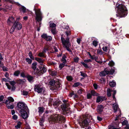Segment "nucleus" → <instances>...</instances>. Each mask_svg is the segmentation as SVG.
<instances>
[{
  "label": "nucleus",
  "mask_w": 129,
  "mask_h": 129,
  "mask_svg": "<svg viewBox=\"0 0 129 129\" xmlns=\"http://www.w3.org/2000/svg\"><path fill=\"white\" fill-rule=\"evenodd\" d=\"M98 42H97L96 41L94 40L93 41V45L95 47H96L98 45Z\"/></svg>",
  "instance_id": "36"
},
{
  "label": "nucleus",
  "mask_w": 129,
  "mask_h": 129,
  "mask_svg": "<svg viewBox=\"0 0 129 129\" xmlns=\"http://www.w3.org/2000/svg\"><path fill=\"white\" fill-rule=\"evenodd\" d=\"M61 108L63 111H66L68 110V107L66 104H64L62 105Z\"/></svg>",
  "instance_id": "18"
},
{
  "label": "nucleus",
  "mask_w": 129,
  "mask_h": 129,
  "mask_svg": "<svg viewBox=\"0 0 129 129\" xmlns=\"http://www.w3.org/2000/svg\"><path fill=\"white\" fill-rule=\"evenodd\" d=\"M91 97V95L90 93H88L87 94V98L90 99Z\"/></svg>",
  "instance_id": "59"
},
{
  "label": "nucleus",
  "mask_w": 129,
  "mask_h": 129,
  "mask_svg": "<svg viewBox=\"0 0 129 129\" xmlns=\"http://www.w3.org/2000/svg\"><path fill=\"white\" fill-rule=\"evenodd\" d=\"M97 119L99 121H101L102 120V118L101 117H100L99 116H98L97 117Z\"/></svg>",
  "instance_id": "62"
},
{
  "label": "nucleus",
  "mask_w": 129,
  "mask_h": 129,
  "mask_svg": "<svg viewBox=\"0 0 129 129\" xmlns=\"http://www.w3.org/2000/svg\"><path fill=\"white\" fill-rule=\"evenodd\" d=\"M8 108V109H13L14 108V106L13 105H10L9 104L6 105Z\"/></svg>",
  "instance_id": "28"
},
{
  "label": "nucleus",
  "mask_w": 129,
  "mask_h": 129,
  "mask_svg": "<svg viewBox=\"0 0 129 129\" xmlns=\"http://www.w3.org/2000/svg\"><path fill=\"white\" fill-rule=\"evenodd\" d=\"M128 123V121L127 120H125L122 123L123 125H127Z\"/></svg>",
  "instance_id": "46"
},
{
  "label": "nucleus",
  "mask_w": 129,
  "mask_h": 129,
  "mask_svg": "<svg viewBox=\"0 0 129 129\" xmlns=\"http://www.w3.org/2000/svg\"><path fill=\"white\" fill-rule=\"evenodd\" d=\"M116 85V83L114 81L110 82L109 85L112 87H114Z\"/></svg>",
  "instance_id": "22"
},
{
  "label": "nucleus",
  "mask_w": 129,
  "mask_h": 129,
  "mask_svg": "<svg viewBox=\"0 0 129 129\" xmlns=\"http://www.w3.org/2000/svg\"><path fill=\"white\" fill-rule=\"evenodd\" d=\"M4 96L3 95H1L0 96V102L2 101L4 99Z\"/></svg>",
  "instance_id": "57"
},
{
  "label": "nucleus",
  "mask_w": 129,
  "mask_h": 129,
  "mask_svg": "<svg viewBox=\"0 0 129 129\" xmlns=\"http://www.w3.org/2000/svg\"><path fill=\"white\" fill-rule=\"evenodd\" d=\"M51 31L52 33L54 34L55 33V29H52Z\"/></svg>",
  "instance_id": "64"
},
{
  "label": "nucleus",
  "mask_w": 129,
  "mask_h": 129,
  "mask_svg": "<svg viewBox=\"0 0 129 129\" xmlns=\"http://www.w3.org/2000/svg\"><path fill=\"white\" fill-rule=\"evenodd\" d=\"M79 59V58L77 57H75L74 59V61L76 62H78Z\"/></svg>",
  "instance_id": "43"
},
{
  "label": "nucleus",
  "mask_w": 129,
  "mask_h": 129,
  "mask_svg": "<svg viewBox=\"0 0 129 129\" xmlns=\"http://www.w3.org/2000/svg\"><path fill=\"white\" fill-rule=\"evenodd\" d=\"M64 119V118L61 116L60 115L56 114L53 117L52 120L53 121H61V120H63Z\"/></svg>",
  "instance_id": "7"
},
{
  "label": "nucleus",
  "mask_w": 129,
  "mask_h": 129,
  "mask_svg": "<svg viewBox=\"0 0 129 129\" xmlns=\"http://www.w3.org/2000/svg\"><path fill=\"white\" fill-rule=\"evenodd\" d=\"M13 25L15 29L18 30L21 29L22 28L21 24L18 22L16 21L14 24Z\"/></svg>",
  "instance_id": "8"
},
{
  "label": "nucleus",
  "mask_w": 129,
  "mask_h": 129,
  "mask_svg": "<svg viewBox=\"0 0 129 129\" xmlns=\"http://www.w3.org/2000/svg\"><path fill=\"white\" fill-rule=\"evenodd\" d=\"M6 8H7L9 10H10L12 9V7L11 5L9 7L8 6H7Z\"/></svg>",
  "instance_id": "61"
},
{
  "label": "nucleus",
  "mask_w": 129,
  "mask_h": 129,
  "mask_svg": "<svg viewBox=\"0 0 129 129\" xmlns=\"http://www.w3.org/2000/svg\"><path fill=\"white\" fill-rule=\"evenodd\" d=\"M65 65V63H61L60 64L59 66V68L60 70H61L64 67Z\"/></svg>",
  "instance_id": "35"
},
{
  "label": "nucleus",
  "mask_w": 129,
  "mask_h": 129,
  "mask_svg": "<svg viewBox=\"0 0 129 129\" xmlns=\"http://www.w3.org/2000/svg\"><path fill=\"white\" fill-rule=\"evenodd\" d=\"M80 83L79 82H76L75 83L74 85H73V86L74 87H77L78 86L80 85Z\"/></svg>",
  "instance_id": "45"
},
{
  "label": "nucleus",
  "mask_w": 129,
  "mask_h": 129,
  "mask_svg": "<svg viewBox=\"0 0 129 129\" xmlns=\"http://www.w3.org/2000/svg\"><path fill=\"white\" fill-rule=\"evenodd\" d=\"M75 95V98H77V96L76 94H74L73 93H71L69 95V96L70 97H72L73 95Z\"/></svg>",
  "instance_id": "55"
},
{
  "label": "nucleus",
  "mask_w": 129,
  "mask_h": 129,
  "mask_svg": "<svg viewBox=\"0 0 129 129\" xmlns=\"http://www.w3.org/2000/svg\"><path fill=\"white\" fill-rule=\"evenodd\" d=\"M21 123L20 121H19L17 122V124L15 126V127L17 129L20 128L21 126Z\"/></svg>",
  "instance_id": "25"
},
{
  "label": "nucleus",
  "mask_w": 129,
  "mask_h": 129,
  "mask_svg": "<svg viewBox=\"0 0 129 129\" xmlns=\"http://www.w3.org/2000/svg\"><path fill=\"white\" fill-rule=\"evenodd\" d=\"M13 119L15 120H16L18 118L17 116L16 115H14L12 117Z\"/></svg>",
  "instance_id": "50"
},
{
  "label": "nucleus",
  "mask_w": 129,
  "mask_h": 129,
  "mask_svg": "<svg viewBox=\"0 0 129 129\" xmlns=\"http://www.w3.org/2000/svg\"><path fill=\"white\" fill-rule=\"evenodd\" d=\"M88 124V122L86 120H85L82 122L80 124V126L82 127H85L84 126H86Z\"/></svg>",
  "instance_id": "17"
},
{
  "label": "nucleus",
  "mask_w": 129,
  "mask_h": 129,
  "mask_svg": "<svg viewBox=\"0 0 129 129\" xmlns=\"http://www.w3.org/2000/svg\"><path fill=\"white\" fill-rule=\"evenodd\" d=\"M105 100V98L102 96H98L97 98L96 102L98 103L102 102Z\"/></svg>",
  "instance_id": "16"
},
{
  "label": "nucleus",
  "mask_w": 129,
  "mask_h": 129,
  "mask_svg": "<svg viewBox=\"0 0 129 129\" xmlns=\"http://www.w3.org/2000/svg\"><path fill=\"white\" fill-rule=\"evenodd\" d=\"M93 86L95 89H97V85L96 84H94L93 85Z\"/></svg>",
  "instance_id": "63"
},
{
  "label": "nucleus",
  "mask_w": 129,
  "mask_h": 129,
  "mask_svg": "<svg viewBox=\"0 0 129 129\" xmlns=\"http://www.w3.org/2000/svg\"><path fill=\"white\" fill-rule=\"evenodd\" d=\"M91 60L90 59H85L84 60V62L85 63H88L89 62H91Z\"/></svg>",
  "instance_id": "49"
},
{
  "label": "nucleus",
  "mask_w": 129,
  "mask_h": 129,
  "mask_svg": "<svg viewBox=\"0 0 129 129\" xmlns=\"http://www.w3.org/2000/svg\"><path fill=\"white\" fill-rule=\"evenodd\" d=\"M26 61L29 64H31L32 62V60L28 58H26Z\"/></svg>",
  "instance_id": "33"
},
{
  "label": "nucleus",
  "mask_w": 129,
  "mask_h": 129,
  "mask_svg": "<svg viewBox=\"0 0 129 129\" xmlns=\"http://www.w3.org/2000/svg\"><path fill=\"white\" fill-rule=\"evenodd\" d=\"M55 86L56 87L55 89L57 90H59L61 88V85L59 82L56 83Z\"/></svg>",
  "instance_id": "20"
},
{
  "label": "nucleus",
  "mask_w": 129,
  "mask_h": 129,
  "mask_svg": "<svg viewBox=\"0 0 129 129\" xmlns=\"http://www.w3.org/2000/svg\"><path fill=\"white\" fill-rule=\"evenodd\" d=\"M36 60L41 65H42V63L44 62V60L41 59L39 58L36 57L35 58Z\"/></svg>",
  "instance_id": "21"
},
{
  "label": "nucleus",
  "mask_w": 129,
  "mask_h": 129,
  "mask_svg": "<svg viewBox=\"0 0 129 129\" xmlns=\"http://www.w3.org/2000/svg\"><path fill=\"white\" fill-rule=\"evenodd\" d=\"M27 80L28 81L30 82H33V77L31 76L28 75L26 77Z\"/></svg>",
  "instance_id": "19"
},
{
  "label": "nucleus",
  "mask_w": 129,
  "mask_h": 129,
  "mask_svg": "<svg viewBox=\"0 0 129 129\" xmlns=\"http://www.w3.org/2000/svg\"><path fill=\"white\" fill-rule=\"evenodd\" d=\"M39 112V113L42 114L43 113L44 109L43 107H39L38 108Z\"/></svg>",
  "instance_id": "26"
},
{
  "label": "nucleus",
  "mask_w": 129,
  "mask_h": 129,
  "mask_svg": "<svg viewBox=\"0 0 129 129\" xmlns=\"http://www.w3.org/2000/svg\"><path fill=\"white\" fill-rule=\"evenodd\" d=\"M113 92V99H115V100H116V99L115 98V95L116 93V90H111L109 88H108L107 89V95L108 96V97L110 96L111 95V92Z\"/></svg>",
  "instance_id": "6"
},
{
  "label": "nucleus",
  "mask_w": 129,
  "mask_h": 129,
  "mask_svg": "<svg viewBox=\"0 0 129 129\" xmlns=\"http://www.w3.org/2000/svg\"><path fill=\"white\" fill-rule=\"evenodd\" d=\"M108 129H119V128L114 127L113 126H110L108 127Z\"/></svg>",
  "instance_id": "52"
},
{
  "label": "nucleus",
  "mask_w": 129,
  "mask_h": 129,
  "mask_svg": "<svg viewBox=\"0 0 129 129\" xmlns=\"http://www.w3.org/2000/svg\"><path fill=\"white\" fill-rule=\"evenodd\" d=\"M52 39L51 37L50 36H47L45 40L47 41H50Z\"/></svg>",
  "instance_id": "32"
},
{
  "label": "nucleus",
  "mask_w": 129,
  "mask_h": 129,
  "mask_svg": "<svg viewBox=\"0 0 129 129\" xmlns=\"http://www.w3.org/2000/svg\"><path fill=\"white\" fill-rule=\"evenodd\" d=\"M114 63L112 61H110L108 63L109 65L111 66H112L114 65Z\"/></svg>",
  "instance_id": "44"
},
{
  "label": "nucleus",
  "mask_w": 129,
  "mask_h": 129,
  "mask_svg": "<svg viewBox=\"0 0 129 129\" xmlns=\"http://www.w3.org/2000/svg\"><path fill=\"white\" fill-rule=\"evenodd\" d=\"M50 26L51 27H54L56 26V25L54 23L50 22Z\"/></svg>",
  "instance_id": "37"
},
{
  "label": "nucleus",
  "mask_w": 129,
  "mask_h": 129,
  "mask_svg": "<svg viewBox=\"0 0 129 129\" xmlns=\"http://www.w3.org/2000/svg\"><path fill=\"white\" fill-rule=\"evenodd\" d=\"M113 108L114 112H116L118 108L117 105L116 104H114L113 105Z\"/></svg>",
  "instance_id": "23"
},
{
  "label": "nucleus",
  "mask_w": 129,
  "mask_h": 129,
  "mask_svg": "<svg viewBox=\"0 0 129 129\" xmlns=\"http://www.w3.org/2000/svg\"><path fill=\"white\" fill-rule=\"evenodd\" d=\"M103 105H98L96 109L97 112L99 113H101L103 111Z\"/></svg>",
  "instance_id": "14"
},
{
  "label": "nucleus",
  "mask_w": 129,
  "mask_h": 129,
  "mask_svg": "<svg viewBox=\"0 0 129 129\" xmlns=\"http://www.w3.org/2000/svg\"><path fill=\"white\" fill-rule=\"evenodd\" d=\"M47 35L45 34H43L41 36V37L42 38L45 39L47 37Z\"/></svg>",
  "instance_id": "51"
},
{
  "label": "nucleus",
  "mask_w": 129,
  "mask_h": 129,
  "mask_svg": "<svg viewBox=\"0 0 129 129\" xmlns=\"http://www.w3.org/2000/svg\"><path fill=\"white\" fill-rule=\"evenodd\" d=\"M109 73V71L108 69H105L104 71L101 72L99 74V75L101 76H105L106 75Z\"/></svg>",
  "instance_id": "11"
},
{
  "label": "nucleus",
  "mask_w": 129,
  "mask_h": 129,
  "mask_svg": "<svg viewBox=\"0 0 129 129\" xmlns=\"http://www.w3.org/2000/svg\"><path fill=\"white\" fill-rule=\"evenodd\" d=\"M102 49L104 51H107L108 50V48L106 46H105V47H103Z\"/></svg>",
  "instance_id": "54"
},
{
  "label": "nucleus",
  "mask_w": 129,
  "mask_h": 129,
  "mask_svg": "<svg viewBox=\"0 0 129 129\" xmlns=\"http://www.w3.org/2000/svg\"><path fill=\"white\" fill-rule=\"evenodd\" d=\"M81 63L86 68H87L88 67L87 64L85 63L83 61H81Z\"/></svg>",
  "instance_id": "30"
},
{
  "label": "nucleus",
  "mask_w": 129,
  "mask_h": 129,
  "mask_svg": "<svg viewBox=\"0 0 129 129\" xmlns=\"http://www.w3.org/2000/svg\"><path fill=\"white\" fill-rule=\"evenodd\" d=\"M38 56L40 57H43L44 56V54L43 52H40L38 54Z\"/></svg>",
  "instance_id": "47"
},
{
  "label": "nucleus",
  "mask_w": 129,
  "mask_h": 129,
  "mask_svg": "<svg viewBox=\"0 0 129 129\" xmlns=\"http://www.w3.org/2000/svg\"><path fill=\"white\" fill-rule=\"evenodd\" d=\"M69 43L68 44H67V47H65L67 48V50H68L70 52H71V50L70 48H68V47L69 46Z\"/></svg>",
  "instance_id": "53"
},
{
  "label": "nucleus",
  "mask_w": 129,
  "mask_h": 129,
  "mask_svg": "<svg viewBox=\"0 0 129 129\" xmlns=\"http://www.w3.org/2000/svg\"><path fill=\"white\" fill-rule=\"evenodd\" d=\"M20 73V72L19 71H15L14 73V75L17 76Z\"/></svg>",
  "instance_id": "41"
},
{
  "label": "nucleus",
  "mask_w": 129,
  "mask_h": 129,
  "mask_svg": "<svg viewBox=\"0 0 129 129\" xmlns=\"http://www.w3.org/2000/svg\"><path fill=\"white\" fill-rule=\"evenodd\" d=\"M15 4L19 6V9L20 11H22L23 13L25 12L26 9L24 6L21 5L19 3H15Z\"/></svg>",
  "instance_id": "13"
},
{
  "label": "nucleus",
  "mask_w": 129,
  "mask_h": 129,
  "mask_svg": "<svg viewBox=\"0 0 129 129\" xmlns=\"http://www.w3.org/2000/svg\"><path fill=\"white\" fill-rule=\"evenodd\" d=\"M36 15V19L37 21L39 22L42 20V16L40 9L36 10L35 11Z\"/></svg>",
  "instance_id": "3"
},
{
  "label": "nucleus",
  "mask_w": 129,
  "mask_h": 129,
  "mask_svg": "<svg viewBox=\"0 0 129 129\" xmlns=\"http://www.w3.org/2000/svg\"><path fill=\"white\" fill-rule=\"evenodd\" d=\"M115 10L117 11L118 14H116L117 16L123 17L126 16L127 13L126 8L122 4H119L117 6Z\"/></svg>",
  "instance_id": "1"
},
{
  "label": "nucleus",
  "mask_w": 129,
  "mask_h": 129,
  "mask_svg": "<svg viewBox=\"0 0 129 129\" xmlns=\"http://www.w3.org/2000/svg\"><path fill=\"white\" fill-rule=\"evenodd\" d=\"M21 76L23 77H25V75L24 73H22L21 74Z\"/></svg>",
  "instance_id": "60"
},
{
  "label": "nucleus",
  "mask_w": 129,
  "mask_h": 129,
  "mask_svg": "<svg viewBox=\"0 0 129 129\" xmlns=\"http://www.w3.org/2000/svg\"><path fill=\"white\" fill-rule=\"evenodd\" d=\"M14 101V100L13 98L11 96L8 97L7 100H5V103L6 105L9 104L11 102Z\"/></svg>",
  "instance_id": "10"
},
{
  "label": "nucleus",
  "mask_w": 129,
  "mask_h": 129,
  "mask_svg": "<svg viewBox=\"0 0 129 129\" xmlns=\"http://www.w3.org/2000/svg\"><path fill=\"white\" fill-rule=\"evenodd\" d=\"M55 83V82L54 80H51L50 82V84L51 85H53Z\"/></svg>",
  "instance_id": "40"
},
{
  "label": "nucleus",
  "mask_w": 129,
  "mask_h": 129,
  "mask_svg": "<svg viewBox=\"0 0 129 129\" xmlns=\"http://www.w3.org/2000/svg\"><path fill=\"white\" fill-rule=\"evenodd\" d=\"M61 40L62 42V43L64 47H67V44H68L69 42V38H67L66 40H64V38L61 37Z\"/></svg>",
  "instance_id": "9"
},
{
  "label": "nucleus",
  "mask_w": 129,
  "mask_h": 129,
  "mask_svg": "<svg viewBox=\"0 0 129 129\" xmlns=\"http://www.w3.org/2000/svg\"><path fill=\"white\" fill-rule=\"evenodd\" d=\"M15 21L14 19L12 17H10L8 19L7 23L9 25L13 23Z\"/></svg>",
  "instance_id": "15"
},
{
  "label": "nucleus",
  "mask_w": 129,
  "mask_h": 129,
  "mask_svg": "<svg viewBox=\"0 0 129 129\" xmlns=\"http://www.w3.org/2000/svg\"><path fill=\"white\" fill-rule=\"evenodd\" d=\"M37 63L36 62L33 63L32 64V68L34 70L37 68Z\"/></svg>",
  "instance_id": "24"
},
{
  "label": "nucleus",
  "mask_w": 129,
  "mask_h": 129,
  "mask_svg": "<svg viewBox=\"0 0 129 129\" xmlns=\"http://www.w3.org/2000/svg\"><path fill=\"white\" fill-rule=\"evenodd\" d=\"M91 94L93 96H97L98 95V93L95 92L93 90H91Z\"/></svg>",
  "instance_id": "29"
},
{
  "label": "nucleus",
  "mask_w": 129,
  "mask_h": 129,
  "mask_svg": "<svg viewBox=\"0 0 129 129\" xmlns=\"http://www.w3.org/2000/svg\"><path fill=\"white\" fill-rule=\"evenodd\" d=\"M10 83L11 85H12L11 87L8 83H6V85L7 87L9 89H11L12 90H14L15 88V87L14 86V85L15 84V82L14 81H11L10 82Z\"/></svg>",
  "instance_id": "4"
},
{
  "label": "nucleus",
  "mask_w": 129,
  "mask_h": 129,
  "mask_svg": "<svg viewBox=\"0 0 129 129\" xmlns=\"http://www.w3.org/2000/svg\"><path fill=\"white\" fill-rule=\"evenodd\" d=\"M15 29V27L14 26H13V25L10 31V33H12L14 31V30Z\"/></svg>",
  "instance_id": "39"
},
{
  "label": "nucleus",
  "mask_w": 129,
  "mask_h": 129,
  "mask_svg": "<svg viewBox=\"0 0 129 129\" xmlns=\"http://www.w3.org/2000/svg\"><path fill=\"white\" fill-rule=\"evenodd\" d=\"M3 58L1 54L0 53V66L2 67L3 66V64L1 62V60Z\"/></svg>",
  "instance_id": "48"
},
{
  "label": "nucleus",
  "mask_w": 129,
  "mask_h": 129,
  "mask_svg": "<svg viewBox=\"0 0 129 129\" xmlns=\"http://www.w3.org/2000/svg\"><path fill=\"white\" fill-rule=\"evenodd\" d=\"M34 89L35 91L37 92L38 93H41L42 91L44 92V89L42 86L37 85H35Z\"/></svg>",
  "instance_id": "5"
},
{
  "label": "nucleus",
  "mask_w": 129,
  "mask_h": 129,
  "mask_svg": "<svg viewBox=\"0 0 129 129\" xmlns=\"http://www.w3.org/2000/svg\"><path fill=\"white\" fill-rule=\"evenodd\" d=\"M28 92L27 91L23 90L22 92V94L24 95H27L28 94Z\"/></svg>",
  "instance_id": "38"
},
{
  "label": "nucleus",
  "mask_w": 129,
  "mask_h": 129,
  "mask_svg": "<svg viewBox=\"0 0 129 129\" xmlns=\"http://www.w3.org/2000/svg\"><path fill=\"white\" fill-rule=\"evenodd\" d=\"M66 56L65 55H64L62 57V60L63 63H65L66 62Z\"/></svg>",
  "instance_id": "27"
},
{
  "label": "nucleus",
  "mask_w": 129,
  "mask_h": 129,
  "mask_svg": "<svg viewBox=\"0 0 129 129\" xmlns=\"http://www.w3.org/2000/svg\"><path fill=\"white\" fill-rule=\"evenodd\" d=\"M17 107L19 112L26 110L27 109L26 105L23 102H19L17 103Z\"/></svg>",
  "instance_id": "2"
},
{
  "label": "nucleus",
  "mask_w": 129,
  "mask_h": 129,
  "mask_svg": "<svg viewBox=\"0 0 129 129\" xmlns=\"http://www.w3.org/2000/svg\"><path fill=\"white\" fill-rule=\"evenodd\" d=\"M26 110L24 111H22L19 112L21 114V116L22 118L24 119H25L27 118L28 116L26 112Z\"/></svg>",
  "instance_id": "12"
},
{
  "label": "nucleus",
  "mask_w": 129,
  "mask_h": 129,
  "mask_svg": "<svg viewBox=\"0 0 129 129\" xmlns=\"http://www.w3.org/2000/svg\"><path fill=\"white\" fill-rule=\"evenodd\" d=\"M51 75L52 76H55L56 74V72L53 71H52L51 72Z\"/></svg>",
  "instance_id": "42"
},
{
  "label": "nucleus",
  "mask_w": 129,
  "mask_h": 129,
  "mask_svg": "<svg viewBox=\"0 0 129 129\" xmlns=\"http://www.w3.org/2000/svg\"><path fill=\"white\" fill-rule=\"evenodd\" d=\"M29 56L30 58L32 59H34V58L32 55V53L31 52H30L29 53Z\"/></svg>",
  "instance_id": "34"
},
{
  "label": "nucleus",
  "mask_w": 129,
  "mask_h": 129,
  "mask_svg": "<svg viewBox=\"0 0 129 129\" xmlns=\"http://www.w3.org/2000/svg\"><path fill=\"white\" fill-rule=\"evenodd\" d=\"M114 72V70L113 69H112L109 72V73L111 74H112Z\"/></svg>",
  "instance_id": "58"
},
{
  "label": "nucleus",
  "mask_w": 129,
  "mask_h": 129,
  "mask_svg": "<svg viewBox=\"0 0 129 129\" xmlns=\"http://www.w3.org/2000/svg\"><path fill=\"white\" fill-rule=\"evenodd\" d=\"M80 73H81V75L83 77H85L86 76V74L84 73H83L81 72H80Z\"/></svg>",
  "instance_id": "56"
},
{
  "label": "nucleus",
  "mask_w": 129,
  "mask_h": 129,
  "mask_svg": "<svg viewBox=\"0 0 129 129\" xmlns=\"http://www.w3.org/2000/svg\"><path fill=\"white\" fill-rule=\"evenodd\" d=\"M67 79L69 81H71L73 80V78L72 77L70 76H67Z\"/></svg>",
  "instance_id": "31"
}]
</instances>
